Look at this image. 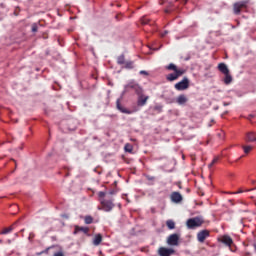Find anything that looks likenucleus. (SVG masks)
<instances>
[{"label": "nucleus", "mask_w": 256, "mask_h": 256, "mask_svg": "<svg viewBox=\"0 0 256 256\" xmlns=\"http://www.w3.org/2000/svg\"><path fill=\"white\" fill-rule=\"evenodd\" d=\"M98 198L101 204V207H98V209H101L106 213L113 211V208L115 207V203H113L115 200L113 198L107 196V193L103 191L98 192Z\"/></svg>", "instance_id": "obj_1"}, {"label": "nucleus", "mask_w": 256, "mask_h": 256, "mask_svg": "<svg viewBox=\"0 0 256 256\" xmlns=\"http://www.w3.org/2000/svg\"><path fill=\"white\" fill-rule=\"evenodd\" d=\"M166 69L167 71H174L173 73L166 75V80H168L170 83L177 81L179 77H183V75L186 73L185 69L178 68L174 63H170L168 66H166Z\"/></svg>", "instance_id": "obj_2"}, {"label": "nucleus", "mask_w": 256, "mask_h": 256, "mask_svg": "<svg viewBox=\"0 0 256 256\" xmlns=\"http://www.w3.org/2000/svg\"><path fill=\"white\" fill-rule=\"evenodd\" d=\"M129 91H134L136 95H141V93H143V87L135 80H132L124 86V92L129 93Z\"/></svg>", "instance_id": "obj_3"}, {"label": "nucleus", "mask_w": 256, "mask_h": 256, "mask_svg": "<svg viewBox=\"0 0 256 256\" xmlns=\"http://www.w3.org/2000/svg\"><path fill=\"white\" fill-rule=\"evenodd\" d=\"M247 5H249V1L242 0L233 4V13L234 15H241V9H247Z\"/></svg>", "instance_id": "obj_4"}, {"label": "nucleus", "mask_w": 256, "mask_h": 256, "mask_svg": "<svg viewBox=\"0 0 256 256\" xmlns=\"http://www.w3.org/2000/svg\"><path fill=\"white\" fill-rule=\"evenodd\" d=\"M186 225L189 229H196V227H201L203 225V219L199 217L189 218Z\"/></svg>", "instance_id": "obj_5"}, {"label": "nucleus", "mask_w": 256, "mask_h": 256, "mask_svg": "<svg viewBox=\"0 0 256 256\" xmlns=\"http://www.w3.org/2000/svg\"><path fill=\"white\" fill-rule=\"evenodd\" d=\"M189 78L184 77L180 82H177L174 85V89H176V91H186V89L189 87Z\"/></svg>", "instance_id": "obj_6"}, {"label": "nucleus", "mask_w": 256, "mask_h": 256, "mask_svg": "<svg viewBox=\"0 0 256 256\" xmlns=\"http://www.w3.org/2000/svg\"><path fill=\"white\" fill-rule=\"evenodd\" d=\"M137 97V107H145L147 101H149V96L141 92L140 94H137Z\"/></svg>", "instance_id": "obj_7"}, {"label": "nucleus", "mask_w": 256, "mask_h": 256, "mask_svg": "<svg viewBox=\"0 0 256 256\" xmlns=\"http://www.w3.org/2000/svg\"><path fill=\"white\" fill-rule=\"evenodd\" d=\"M161 99H164L168 105L175 103V98H173V92L164 91L161 95Z\"/></svg>", "instance_id": "obj_8"}, {"label": "nucleus", "mask_w": 256, "mask_h": 256, "mask_svg": "<svg viewBox=\"0 0 256 256\" xmlns=\"http://www.w3.org/2000/svg\"><path fill=\"white\" fill-rule=\"evenodd\" d=\"M173 253H175L173 248L160 247L158 250V255L160 256H172Z\"/></svg>", "instance_id": "obj_9"}, {"label": "nucleus", "mask_w": 256, "mask_h": 256, "mask_svg": "<svg viewBox=\"0 0 256 256\" xmlns=\"http://www.w3.org/2000/svg\"><path fill=\"white\" fill-rule=\"evenodd\" d=\"M210 232L209 230H201L200 232L197 233V239L199 243H205V239L209 237Z\"/></svg>", "instance_id": "obj_10"}, {"label": "nucleus", "mask_w": 256, "mask_h": 256, "mask_svg": "<svg viewBox=\"0 0 256 256\" xmlns=\"http://www.w3.org/2000/svg\"><path fill=\"white\" fill-rule=\"evenodd\" d=\"M116 108L118 109V111H120V113H124L125 115H131L133 113V111L123 107V105H121V99H118L116 101Z\"/></svg>", "instance_id": "obj_11"}, {"label": "nucleus", "mask_w": 256, "mask_h": 256, "mask_svg": "<svg viewBox=\"0 0 256 256\" xmlns=\"http://www.w3.org/2000/svg\"><path fill=\"white\" fill-rule=\"evenodd\" d=\"M167 244L170 246L179 245V236L177 234H171L167 239Z\"/></svg>", "instance_id": "obj_12"}, {"label": "nucleus", "mask_w": 256, "mask_h": 256, "mask_svg": "<svg viewBox=\"0 0 256 256\" xmlns=\"http://www.w3.org/2000/svg\"><path fill=\"white\" fill-rule=\"evenodd\" d=\"M81 232L84 233V235H89V227L75 226L73 235H77Z\"/></svg>", "instance_id": "obj_13"}, {"label": "nucleus", "mask_w": 256, "mask_h": 256, "mask_svg": "<svg viewBox=\"0 0 256 256\" xmlns=\"http://www.w3.org/2000/svg\"><path fill=\"white\" fill-rule=\"evenodd\" d=\"M171 201L173 203H181V201H183V196H181V193L179 192H173L171 194Z\"/></svg>", "instance_id": "obj_14"}, {"label": "nucleus", "mask_w": 256, "mask_h": 256, "mask_svg": "<svg viewBox=\"0 0 256 256\" xmlns=\"http://www.w3.org/2000/svg\"><path fill=\"white\" fill-rule=\"evenodd\" d=\"M220 241H221V243L226 245V247H231V245L233 244V238H231V236H229V235L222 236Z\"/></svg>", "instance_id": "obj_15"}, {"label": "nucleus", "mask_w": 256, "mask_h": 256, "mask_svg": "<svg viewBox=\"0 0 256 256\" xmlns=\"http://www.w3.org/2000/svg\"><path fill=\"white\" fill-rule=\"evenodd\" d=\"M188 101H189V99L187 98V96L185 94L179 95L176 99V103L178 105H185V103H187Z\"/></svg>", "instance_id": "obj_16"}, {"label": "nucleus", "mask_w": 256, "mask_h": 256, "mask_svg": "<svg viewBox=\"0 0 256 256\" xmlns=\"http://www.w3.org/2000/svg\"><path fill=\"white\" fill-rule=\"evenodd\" d=\"M246 141H248V143H256V133L248 132L246 135Z\"/></svg>", "instance_id": "obj_17"}, {"label": "nucleus", "mask_w": 256, "mask_h": 256, "mask_svg": "<svg viewBox=\"0 0 256 256\" xmlns=\"http://www.w3.org/2000/svg\"><path fill=\"white\" fill-rule=\"evenodd\" d=\"M218 70L220 71V73H223V75H227V73H229V68L225 63H220L218 65Z\"/></svg>", "instance_id": "obj_18"}, {"label": "nucleus", "mask_w": 256, "mask_h": 256, "mask_svg": "<svg viewBox=\"0 0 256 256\" xmlns=\"http://www.w3.org/2000/svg\"><path fill=\"white\" fill-rule=\"evenodd\" d=\"M101 241H103V236L101 234H96L93 239V245L97 247L101 245Z\"/></svg>", "instance_id": "obj_19"}, {"label": "nucleus", "mask_w": 256, "mask_h": 256, "mask_svg": "<svg viewBox=\"0 0 256 256\" xmlns=\"http://www.w3.org/2000/svg\"><path fill=\"white\" fill-rule=\"evenodd\" d=\"M224 75H225V77H224L225 85H231V83H233V76H231V74L229 72Z\"/></svg>", "instance_id": "obj_20"}, {"label": "nucleus", "mask_w": 256, "mask_h": 256, "mask_svg": "<svg viewBox=\"0 0 256 256\" xmlns=\"http://www.w3.org/2000/svg\"><path fill=\"white\" fill-rule=\"evenodd\" d=\"M15 225H17V223H14L12 226L8 228H4L3 231L1 232V235H7L8 233H11V231L15 229Z\"/></svg>", "instance_id": "obj_21"}, {"label": "nucleus", "mask_w": 256, "mask_h": 256, "mask_svg": "<svg viewBox=\"0 0 256 256\" xmlns=\"http://www.w3.org/2000/svg\"><path fill=\"white\" fill-rule=\"evenodd\" d=\"M118 65H125V54H121L117 58Z\"/></svg>", "instance_id": "obj_22"}, {"label": "nucleus", "mask_w": 256, "mask_h": 256, "mask_svg": "<svg viewBox=\"0 0 256 256\" xmlns=\"http://www.w3.org/2000/svg\"><path fill=\"white\" fill-rule=\"evenodd\" d=\"M166 226H167L168 229H170V230L175 229V221H173V220H167V221H166Z\"/></svg>", "instance_id": "obj_23"}, {"label": "nucleus", "mask_w": 256, "mask_h": 256, "mask_svg": "<svg viewBox=\"0 0 256 256\" xmlns=\"http://www.w3.org/2000/svg\"><path fill=\"white\" fill-rule=\"evenodd\" d=\"M124 151H126V153H133V145L129 143L125 144Z\"/></svg>", "instance_id": "obj_24"}, {"label": "nucleus", "mask_w": 256, "mask_h": 256, "mask_svg": "<svg viewBox=\"0 0 256 256\" xmlns=\"http://www.w3.org/2000/svg\"><path fill=\"white\" fill-rule=\"evenodd\" d=\"M242 149L246 155H249L253 149V146H242Z\"/></svg>", "instance_id": "obj_25"}, {"label": "nucleus", "mask_w": 256, "mask_h": 256, "mask_svg": "<svg viewBox=\"0 0 256 256\" xmlns=\"http://www.w3.org/2000/svg\"><path fill=\"white\" fill-rule=\"evenodd\" d=\"M147 181H150L149 185H155V177L151 175H146L145 176Z\"/></svg>", "instance_id": "obj_26"}, {"label": "nucleus", "mask_w": 256, "mask_h": 256, "mask_svg": "<svg viewBox=\"0 0 256 256\" xmlns=\"http://www.w3.org/2000/svg\"><path fill=\"white\" fill-rule=\"evenodd\" d=\"M84 223L86 225H91V223H93V218L91 216H85Z\"/></svg>", "instance_id": "obj_27"}, {"label": "nucleus", "mask_w": 256, "mask_h": 256, "mask_svg": "<svg viewBox=\"0 0 256 256\" xmlns=\"http://www.w3.org/2000/svg\"><path fill=\"white\" fill-rule=\"evenodd\" d=\"M125 69H133V61H127L124 63Z\"/></svg>", "instance_id": "obj_28"}, {"label": "nucleus", "mask_w": 256, "mask_h": 256, "mask_svg": "<svg viewBox=\"0 0 256 256\" xmlns=\"http://www.w3.org/2000/svg\"><path fill=\"white\" fill-rule=\"evenodd\" d=\"M109 195H117V190L112 189V190H109L108 192H106V197H109Z\"/></svg>", "instance_id": "obj_29"}, {"label": "nucleus", "mask_w": 256, "mask_h": 256, "mask_svg": "<svg viewBox=\"0 0 256 256\" xmlns=\"http://www.w3.org/2000/svg\"><path fill=\"white\" fill-rule=\"evenodd\" d=\"M141 23H142V25H149L150 20L147 17H143L141 19Z\"/></svg>", "instance_id": "obj_30"}, {"label": "nucleus", "mask_w": 256, "mask_h": 256, "mask_svg": "<svg viewBox=\"0 0 256 256\" xmlns=\"http://www.w3.org/2000/svg\"><path fill=\"white\" fill-rule=\"evenodd\" d=\"M39 31V26L37 23L32 24V33H37Z\"/></svg>", "instance_id": "obj_31"}, {"label": "nucleus", "mask_w": 256, "mask_h": 256, "mask_svg": "<svg viewBox=\"0 0 256 256\" xmlns=\"http://www.w3.org/2000/svg\"><path fill=\"white\" fill-rule=\"evenodd\" d=\"M217 161H219V157H215L212 162L209 164V167H213V165H215V163H217Z\"/></svg>", "instance_id": "obj_32"}, {"label": "nucleus", "mask_w": 256, "mask_h": 256, "mask_svg": "<svg viewBox=\"0 0 256 256\" xmlns=\"http://www.w3.org/2000/svg\"><path fill=\"white\" fill-rule=\"evenodd\" d=\"M33 239H35V233L30 232L29 237H28V241L32 242Z\"/></svg>", "instance_id": "obj_33"}, {"label": "nucleus", "mask_w": 256, "mask_h": 256, "mask_svg": "<svg viewBox=\"0 0 256 256\" xmlns=\"http://www.w3.org/2000/svg\"><path fill=\"white\" fill-rule=\"evenodd\" d=\"M164 11L165 13H171L173 11V6H168Z\"/></svg>", "instance_id": "obj_34"}, {"label": "nucleus", "mask_w": 256, "mask_h": 256, "mask_svg": "<svg viewBox=\"0 0 256 256\" xmlns=\"http://www.w3.org/2000/svg\"><path fill=\"white\" fill-rule=\"evenodd\" d=\"M239 193H243V190H239L237 192H227L228 195H239Z\"/></svg>", "instance_id": "obj_35"}, {"label": "nucleus", "mask_w": 256, "mask_h": 256, "mask_svg": "<svg viewBox=\"0 0 256 256\" xmlns=\"http://www.w3.org/2000/svg\"><path fill=\"white\" fill-rule=\"evenodd\" d=\"M140 75H149V72L145 71V70H141L139 72Z\"/></svg>", "instance_id": "obj_36"}, {"label": "nucleus", "mask_w": 256, "mask_h": 256, "mask_svg": "<svg viewBox=\"0 0 256 256\" xmlns=\"http://www.w3.org/2000/svg\"><path fill=\"white\" fill-rule=\"evenodd\" d=\"M54 256H65V255H63V252H56V253L54 254Z\"/></svg>", "instance_id": "obj_37"}, {"label": "nucleus", "mask_w": 256, "mask_h": 256, "mask_svg": "<svg viewBox=\"0 0 256 256\" xmlns=\"http://www.w3.org/2000/svg\"><path fill=\"white\" fill-rule=\"evenodd\" d=\"M223 105H224V107H227V106L231 105V103L230 102H224Z\"/></svg>", "instance_id": "obj_38"}, {"label": "nucleus", "mask_w": 256, "mask_h": 256, "mask_svg": "<svg viewBox=\"0 0 256 256\" xmlns=\"http://www.w3.org/2000/svg\"><path fill=\"white\" fill-rule=\"evenodd\" d=\"M191 59V56H187L186 58H184V61H189Z\"/></svg>", "instance_id": "obj_39"}, {"label": "nucleus", "mask_w": 256, "mask_h": 256, "mask_svg": "<svg viewBox=\"0 0 256 256\" xmlns=\"http://www.w3.org/2000/svg\"><path fill=\"white\" fill-rule=\"evenodd\" d=\"M223 135H224V133L223 132H221V133H218V137H223Z\"/></svg>", "instance_id": "obj_40"}, {"label": "nucleus", "mask_w": 256, "mask_h": 256, "mask_svg": "<svg viewBox=\"0 0 256 256\" xmlns=\"http://www.w3.org/2000/svg\"><path fill=\"white\" fill-rule=\"evenodd\" d=\"M168 33H169L168 31H165L162 36L165 37V35H167Z\"/></svg>", "instance_id": "obj_41"}, {"label": "nucleus", "mask_w": 256, "mask_h": 256, "mask_svg": "<svg viewBox=\"0 0 256 256\" xmlns=\"http://www.w3.org/2000/svg\"><path fill=\"white\" fill-rule=\"evenodd\" d=\"M156 109H162V107L161 106H157Z\"/></svg>", "instance_id": "obj_42"}, {"label": "nucleus", "mask_w": 256, "mask_h": 256, "mask_svg": "<svg viewBox=\"0 0 256 256\" xmlns=\"http://www.w3.org/2000/svg\"><path fill=\"white\" fill-rule=\"evenodd\" d=\"M249 118H250V119L253 118V115L251 114V115L249 116Z\"/></svg>", "instance_id": "obj_43"}, {"label": "nucleus", "mask_w": 256, "mask_h": 256, "mask_svg": "<svg viewBox=\"0 0 256 256\" xmlns=\"http://www.w3.org/2000/svg\"><path fill=\"white\" fill-rule=\"evenodd\" d=\"M119 209H121V204H118Z\"/></svg>", "instance_id": "obj_44"}]
</instances>
